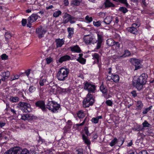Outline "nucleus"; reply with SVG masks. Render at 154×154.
Returning a JSON list of instances; mask_svg holds the SVG:
<instances>
[{
  "label": "nucleus",
  "mask_w": 154,
  "mask_h": 154,
  "mask_svg": "<svg viewBox=\"0 0 154 154\" xmlns=\"http://www.w3.org/2000/svg\"><path fill=\"white\" fill-rule=\"evenodd\" d=\"M147 78V74L144 73L142 74L139 76H134L132 83L133 86L138 90H141L143 86L146 83Z\"/></svg>",
  "instance_id": "obj_1"
},
{
  "label": "nucleus",
  "mask_w": 154,
  "mask_h": 154,
  "mask_svg": "<svg viewBox=\"0 0 154 154\" xmlns=\"http://www.w3.org/2000/svg\"><path fill=\"white\" fill-rule=\"evenodd\" d=\"M69 69L66 66L60 68L58 70L57 77L58 79L60 81H63L67 78L69 72Z\"/></svg>",
  "instance_id": "obj_2"
},
{
  "label": "nucleus",
  "mask_w": 154,
  "mask_h": 154,
  "mask_svg": "<svg viewBox=\"0 0 154 154\" xmlns=\"http://www.w3.org/2000/svg\"><path fill=\"white\" fill-rule=\"evenodd\" d=\"M95 101L94 98L93 94L88 93L83 101V106L85 108L89 107L90 106L93 105Z\"/></svg>",
  "instance_id": "obj_3"
},
{
  "label": "nucleus",
  "mask_w": 154,
  "mask_h": 154,
  "mask_svg": "<svg viewBox=\"0 0 154 154\" xmlns=\"http://www.w3.org/2000/svg\"><path fill=\"white\" fill-rule=\"evenodd\" d=\"M46 108L53 113H57L60 108V106L54 100L49 101L46 105Z\"/></svg>",
  "instance_id": "obj_4"
},
{
  "label": "nucleus",
  "mask_w": 154,
  "mask_h": 154,
  "mask_svg": "<svg viewBox=\"0 0 154 154\" xmlns=\"http://www.w3.org/2000/svg\"><path fill=\"white\" fill-rule=\"evenodd\" d=\"M83 89L87 91L88 93H94L96 90V86L94 83L86 81L83 84Z\"/></svg>",
  "instance_id": "obj_5"
},
{
  "label": "nucleus",
  "mask_w": 154,
  "mask_h": 154,
  "mask_svg": "<svg viewBox=\"0 0 154 154\" xmlns=\"http://www.w3.org/2000/svg\"><path fill=\"white\" fill-rule=\"evenodd\" d=\"M17 106L23 112H30L32 111V109L30 103L23 102H20L17 104Z\"/></svg>",
  "instance_id": "obj_6"
},
{
  "label": "nucleus",
  "mask_w": 154,
  "mask_h": 154,
  "mask_svg": "<svg viewBox=\"0 0 154 154\" xmlns=\"http://www.w3.org/2000/svg\"><path fill=\"white\" fill-rule=\"evenodd\" d=\"M10 154H30L29 151L26 148L22 149L19 146L10 148Z\"/></svg>",
  "instance_id": "obj_7"
},
{
  "label": "nucleus",
  "mask_w": 154,
  "mask_h": 154,
  "mask_svg": "<svg viewBox=\"0 0 154 154\" xmlns=\"http://www.w3.org/2000/svg\"><path fill=\"white\" fill-rule=\"evenodd\" d=\"M63 18V22L64 24H66L69 22L71 24H73L76 22L75 17L67 13L64 14Z\"/></svg>",
  "instance_id": "obj_8"
},
{
  "label": "nucleus",
  "mask_w": 154,
  "mask_h": 154,
  "mask_svg": "<svg viewBox=\"0 0 154 154\" xmlns=\"http://www.w3.org/2000/svg\"><path fill=\"white\" fill-rule=\"evenodd\" d=\"M100 90L102 92L103 96L105 99H108L112 97L110 94H107V89L106 87L103 85V83H102L100 85Z\"/></svg>",
  "instance_id": "obj_9"
},
{
  "label": "nucleus",
  "mask_w": 154,
  "mask_h": 154,
  "mask_svg": "<svg viewBox=\"0 0 154 154\" xmlns=\"http://www.w3.org/2000/svg\"><path fill=\"white\" fill-rule=\"evenodd\" d=\"M20 119L24 121H31L36 119L37 117L32 114H22L20 115Z\"/></svg>",
  "instance_id": "obj_10"
},
{
  "label": "nucleus",
  "mask_w": 154,
  "mask_h": 154,
  "mask_svg": "<svg viewBox=\"0 0 154 154\" xmlns=\"http://www.w3.org/2000/svg\"><path fill=\"white\" fill-rule=\"evenodd\" d=\"M130 61V62L134 66L135 70H137L141 68L142 65L140 60L133 58H131Z\"/></svg>",
  "instance_id": "obj_11"
},
{
  "label": "nucleus",
  "mask_w": 154,
  "mask_h": 154,
  "mask_svg": "<svg viewBox=\"0 0 154 154\" xmlns=\"http://www.w3.org/2000/svg\"><path fill=\"white\" fill-rule=\"evenodd\" d=\"M139 26V25L138 24L134 23L132 25L131 27H128L127 28V30L131 33L137 34L138 32L137 29Z\"/></svg>",
  "instance_id": "obj_12"
},
{
  "label": "nucleus",
  "mask_w": 154,
  "mask_h": 154,
  "mask_svg": "<svg viewBox=\"0 0 154 154\" xmlns=\"http://www.w3.org/2000/svg\"><path fill=\"white\" fill-rule=\"evenodd\" d=\"M36 107H38L41 109L43 112H46L47 111L46 105L45 101L43 100H39L35 103Z\"/></svg>",
  "instance_id": "obj_13"
},
{
  "label": "nucleus",
  "mask_w": 154,
  "mask_h": 154,
  "mask_svg": "<svg viewBox=\"0 0 154 154\" xmlns=\"http://www.w3.org/2000/svg\"><path fill=\"white\" fill-rule=\"evenodd\" d=\"M93 59L95 60L94 62L95 63H97L100 69L101 68L102 65L101 61V57L99 54L97 53H94L92 55Z\"/></svg>",
  "instance_id": "obj_14"
},
{
  "label": "nucleus",
  "mask_w": 154,
  "mask_h": 154,
  "mask_svg": "<svg viewBox=\"0 0 154 154\" xmlns=\"http://www.w3.org/2000/svg\"><path fill=\"white\" fill-rule=\"evenodd\" d=\"M93 39L94 38L91 35H85L84 37L83 41L86 45H90L91 44H94Z\"/></svg>",
  "instance_id": "obj_15"
},
{
  "label": "nucleus",
  "mask_w": 154,
  "mask_h": 154,
  "mask_svg": "<svg viewBox=\"0 0 154 154\" xmlns=\"http://www.w3.org/2000/svg\"><path fill=\"white\" fill-rule=\"evenodd\" d=\"M46 32V30L44 29H43L42 27L37 28L36 30V32L38 34L39 38H41L44 37Z\"/></svg>",
  "instance_id": "obj_16"
},
{
  "label": "nucleus",
  "mask_w": 154,
  "mask_h": 154,
  "mask_svg": "<svg viewBox=\"0 0 154 154\" xmlns=\"http://www.w3.org/2000/svg\"><path fill=\"white\" fill-rule=\"evenodd\" d=\"M69 49L72 52L80 53L82 52L80 48L77 45L70 46L69 47Z\"/></svg>",
  "instance_id": "obj_17"
},
{
  "label": "nucleus",
  "mask_w": 154,
  "mask_h": 154,
  "mask_svg": "<svg viewBox=\"0 0 154 154\" xmlns=\"http://www.w3.org/2000/svg\"><path fill=\"white\" fill-rule=\"evenodd\" d=\"M70 59L71 57L69 56L65 55L61 57L57 61V62L58 61L60 63H62L63 62L69 60Z\"/></svg>",
  "instance_id": "obj_18"
},
{
  "label": "nucleus",
  "mask_w": 154,
  "mask_h": 154,
  "mask_svg": "<svg viewBox=\"0 0 154 154\" xmlns=\"http://www.w3.org/2000/svg\"><path fill=\"white\" fill-rule=\"evenodd\" d=\"M103 5L105 8L115 7V5L113 3L111 2L110 0H105Z\"/></svg>",
  "instance_id": "obj_19"
},
{
  "label": "nucleus",
  "mask_w": 154,
  "mask_h": 154,
  "mask_svg": "<svg viewBox=\"0 0 154 154\" xmlns=\"http://www.w3.org/2000/svg\"><path fill=\"white\" fill-rule=\"evenodd\" d=\"M38 17H40L37 14H33L30 16L28 17L27 20L33 23L36 21Z\"/></svg>",
  "instance_id": "obj_20"
},
{
  "label": "nucleus",
  "mask_w": 154,
  "mask_h": 154,
  "mask_svg": "<svg viewBox=\"0 0 154 154\" xmlns=\"http://www.w3.org/2000/svg\"><path fill=\"white\" fill-rule=\"evenodd\" d=\"M64 40L63 38L62 39L60 38L56 39L55 40V42H56L57 48L61 47L64 44Z\"/></svg>",
  "instance_id": "obj_21"
},
{
  "label": "nucleus",
  "mask_w": 154,
  "mask_h": 154,
  "mask_svg": "<svg viewBox=\"0 0 154 154\" xmlns=\"http://www.w3.org/2000/svg\"><path fill=\"white\" fill-rule=\"evenodd\" d=\"M1 76L2 77L1 80L2 81H5V80L7 79L10 76V72L7 71L2 72Z\"/></svg>",
  "instance_id": "obj_22"
},
{
  "label": "nucleus",
  "mask_w": 154,
  "mask_h": 154,
  "mask_svg": "<svg viewBox=\"0 0 154 154\" xmlns=\"http://www.w3.org/2000/svg\"><path fill=\"white\" fill-rule=\"evenodd\" d=\"M82 139L84 143L88 146H90L91 143L90 141L88 139L87 137L85 135L83 134L82 135Z\"/></svg>",
  "instance_id": "obj_23"
},
{
  "label": "nucleus",
  "mask_w": 154,
  "mask_h": 154,
  "mask_svg": "<svg viewBox=\"0 0 154 154\" xmlns=\"http://www.w3.org/2000/svg\"><path fill=\"white\" fill-rule=\"evenodd\" d=\"M74 28L71 27H68L67 28V31L69 33L67 37L69 38H71L72 36L74 33Z\"/></svg>",
  "instance_id": "obj_24"
},
{
  "label": "nucleus",
  "mask_w": 154,
  "mask_h": 154,
  "mask_svg": "<svg viewBox=\"0 0 154 154\" xmlns=\"http://www.w3.org/2000/svg\"><path fill=\"white\" fill-rule=\"evenodd\" d=\"M112 75L111 79L112 80L113 82L116 83L119 82L120 77L118 75L112 73Z\"/></svg>",
  "instance_id": "obj_25"
},
{
  "label": "nucleus",
  "mask_w": 154,
  "mask_h": 154,
  "mask_svg": "<svg viewBox=\"0 0 154 154\" xmlns=\"http://www.w3.org/2000/svg\"><path fill=\"white\" fill-rule=\"evenodd\" d=\"M17 116L16 111L14 109L10 108V119H14Z\"/></svg>",
  "instance_id": "obj_26"
},
{
  "label": "nucleus",
  "mask_w": 154,
  "mask_h": 154,
  "mask_svg": "<svg viewBox=\"0 0 154 154\" xmlns=\"http://www.w3.org/2000/svg\"><path fill=\"white\" fill-rule=\"evenodd\" d=\"M133 130L136 131H143L144 130V128L141 125H135L134 127L133 128Z\"/></svg>",
  "instance_id": "obj_27"
},
{
  "label": "nucleus",
  "mask_w": 154,
  "mask_h": 154,
  "mask_svg": "<svg viewBox=\"0 0 154 154\" xmlns=\"http://www.w3.org/2000/svg\"><path fill=\"white\" fill-rule=\"evenodd\" d=\"M76 114L77 116L79 119L83 118L85 116L84 111L82 110L79 111Z\"/></svg>",
  "instance_id": "obj_28"
},
{
  "label": "nucleus",
  "mask_w": 154,
  "mask_h": 154,
  "mask_svg": "<svg viewBox=\"0 0 154 154\" xmlns=\"http://www.w3.org/2000/svg\"><path fill=\"white\" fill-rule=\"evenodd\" d=\"M112 58L114 61H118L121 60L123 59L122 55L119 56V55H114L112 57Z\"/></svg>",
  "instance_id": "obj_29"
},
{
  "label": "nucleus",
  "mask_w": 154,
  "mask_h": 154,
  "mask_svg": "<svg viewBox=\"0 0 154 154\" xmlns=\"http://www.w3.org/2000/svg\"><path fill=\"white\" fill-rule=\"evenodd\" d=\"M112 20V17L110 16H107L104 19L103 22L106 24H109Z\"/></svg>",
  "instance_id": "obj_30"
},
{
  "label": "nucleus",
  "mask_w": 154,
  "mask_h": 154,
  "mask_svg": "<svg viewBox=\"0 0 154 154\" xmlns=\"http://www.w3.org/2000/svg\"><path fill=\"white\" fill-rule=\"evenodd\" d=\"M82 2V0H73L72 1L71 4L74 5L79 6Z\"/></svg>",
  "instance_id": "obj_31"
},
{
  "label": "nucleus",
  "mask_w": 154,
  "mask_h": 154,
  "mask_svg": "<svg viewBox=\"0 0 154 154\" xmlns=\"http://www.w3.org/2000/svg\"><path fill=\"white\" fill-rule=\"evenodd\" d=\"M119 10L120 12H122L124 14H125L128 12V10L125 7H121L119 9Z\"/></svg>",
  "instance_id": "obj_32"
},
{
  "label": "nucleus",
  "mask_w": 154,
  "mask_h": 154,
  "mask_svg": "<svg viewBox=\"0 0 154 154\" xmlns=\"http://www.w3.org/2000/svg\"><path fill=\"white\" fill-rule=\"evenodd\" d=\"M46 79H45V78L43 79V77H42L41 78L40 80L39 81V84L40 86H43L44 85V84L45 85L47 84V83H46Z\"/></svg>",
  "instance_id": "obj_33"
},
{
  "label": "nucleus",
  "mask_w": 154,
  "mask_h": 154,
  "mask_svg": "<svg viewBox=\"0 0 154 154\" xmlns=\"http://www.w3.org/2000/svg\"><path fill=\"white\" fill-rule=\"evenodd\" d=\"M62 14L61 11L60 10H58L55 11L53 13V17H57L60 15H61Z\"/></svg>",
  "instance_id": "obj_34"
},
{
  "label": "nucleus",
  "mask_w": 154,
  "mask_h": 154,
  "mask_svg": "<svg viewBox=\"0 0 154 154\" xmlns=\"http://www.w3.org/2000/svg\"><path fill=\"white\" fill-rule=\"evenodd\" d=\"M118 142V140L116 137L114 138L110 142L109 144L110 146L112 147L115 145Z\"/></svg>",
  "instance_id": "obj_35"
},
{
  "label": "nucleus",
  "mask_w": 154,
  "mask_h": 154,
  "mask_svg": "<svg viewBox=\"0 0 154 154\" xmlns=\"http://www.w3.org/2000/svg\"><path fill=\"white\" fill-rule=\"evenodd\" d=\"M131 54L130 51L128 50H125L124 53L122 55L123 58L126 57H128L131 55Z\"/></svg>",
  "instance_id": "obj_36"
},
{
  "label": "nucleus",
  "mask_w": 154,
  "mask_h": 154,
  "mask_svg": "<svg viewBox=\"0 0 154 154\" xmlns=\"http://www.w3.org/2000/svg\"><path fill=\"white\" fill-rule=\"evenodd\" d=\"M19 100V98L17 97H10V101L13 103L18 102Z\"/></svg>",
  "instance_id": "obj_37"
},
{
  "label": "nucleus",
  "mask_w": 154,
  "mask_h": 154,
  "mask_svg": "<svg viewBox=\"0 0 154 154\" xmlns=\"http://www.w3.org/2000/svg\"><path fill=\"white\" fill-rule=\"evenodd\" d=\"M20 76L17 74H13L10 76V81L18 79L19 78Z\"/></svg>",
  "instance_id": "obj_38"
},
{
  "label": "nucleus",
  "mask_w": 154,
  "mask_h": 154,
  "mask_svg": "<svg viewBox=\"0 0 154 154\" xmlns=\"http://www.w3.org/2000/svg\"><path fill=\"white\" fill-rule=\"evenodd\" d=\"M76 60L80 63L84 64L85 63L86 60L84 58H78Z\"/></svg>",
  "instance_id": "obj_39"
},
{
  "label": "nucleus",
  "mask_w": 154,
  "mask_h": 154,
  "mask_svg": "<svg viewBox=\"0 0 154 154\" xmlns=\"http://www.w3.org/2000/svg\"><path fill=\"white\" fill-rule=\"evenodd\" d=\"M137 106L138 109H141L143 106V104L142 102L140 100L137 101Z\"/></svg>",
  "instance_id": "obj_40"
},
{
  "label": "nucleus",
  "mask_w": 154,
  "mask_h": 154,
  "mask_svg": "<svg viewBox=\"0 0 154 154\" xmlns=\"http://www.w3.org/2000/svg\"><path fill=\"white\" fill-rule=\"evenodd\" d=\"M152 107V106L151 105L149 107L145 109L142 112L143 114H146L149 111H150Z\"/></svg>",
  "instance_id": "obj_41"
},
{
  "label": "nucleus",
  "mask_w": 154,
  "mask_h": 154,
  "mask_svg": "<svg viewBox=\"0 0 154 154\" xmlns=\"http://www.w3.org/2000/svg\"><path fill=\"white\" fill-rule=\"evenodd\" d=\"M143 126L144 128V127H150L151 126V125L149 123L146 121L145 120L142 123Z\"/></svg>",
  "instance_id": "obj_42"
},
{
  "label": "nucleus",
  "mask_w": 154,
  "mask_h": 154,
  "mask_svg": "<svg viewBox=\"0 0 154 154\" xmlns=\"http://www.w3.org/2000/svg\"><path fill=\"white\" fill-rule=\"evenodd\" d=\"M97 42H102L103 41V36L102 35L99 34H97Z\"/></svg>",
  "instance_id": "obj_43"
},
{
  "label": "nucleus",
  "mask_w": 154,
  "mask_h": 154,
  "mask_svg": "<svg viewBox=\"0 0 154 154\" xmlns=\"http://www.w3.org/2000/svg\"><path fill=\"white\" fill-rule=\"evenodd\" d=\"M36 88L34 86H30L29 88V92L31 93L33 92L36 90Z\"/></svg>",
  "instance_id": "obj_44"
},
{
  "label": "nucleus",
  "mask_w": 154,
  "mask_h": 154,
  "mask_svg": "<svg viewBox=\"0 0 154 154\" xmlns=\"http://www.w3.org/2000/svg\"><path fill=\"white\" fill-rule=\"evenodd\" d=\"M46 63L47 64H49L50 63H51V62H53V59L52 58L49 57L48 58H47L46 59Z\"/></svg>",
  "instance_id": "obj_45"
},
{
  "label": "nucleus",
  "mask_w": 154,
  "mask_h": 154,
  "mask_svg": "<svg viewBox=\"0 0 154 154\" xmlns=\"http://www.w3.org/2000/svg\"><path fill=\"white\" fill-rule=\"evenodd\" d=\"M45 142V140L43 139L41 136H39L38 139V142L40 144H42L43 143Z\"/></svg>",
  "instance_id": "obj_46"
},
{
  "label": "nucleus",
  "mask_w": 154,
  "mask_h": 154,
  "mask_svg": "<svg viewBox=\"0 0 154 154\" xmlns=\"http://www.w3.org/2000/svg\"><path fill=\"white\" fill-rule=\"evenodd\" d=\"M85 20L88 22L90 23L92 21L93 18L91 17H90L88 15H87L85 17Z\"/></svg>",
  "instance_id": "obj_47"
},
{
  "label": "nucleus",
  "mask_w": 154,
  "mask_h": 154,
  "mask_svg": "<svg viewBox=\"0 0 154 154\" xmlns=\"http://www.w3.org/2000/svg\"><path fill=\"white\" fill-rule=\"evenodd\" d=\"M1 58L3 60H7L8 58V56L5 54H3L1 55Z\"/></svg>",
  "instance_id": "obj_48"
},
{
  "label": "nucleus",
  "mask_w": 154,
  "mask_h": 154,
  "mask_svg": "<svg viewBox=\"0 0 154 154\" xmlns=\"http://www.w3.org/2000/svg\"><path fill=\"white\" fill-rule=\"evenodd\" d=\"M106 104L109 106H112L113 104L112 102L110 100H107L105 102Z\"/></svg>",
  "instance_id": "obj_49"
},
{
  "label": "nucleus",
  "mask_w": 154,
  "mask_h": 154,
  "mask_svg": "<svg viewBox=\"0 0 154 154\" xmlns=\"http://www.w3.org/2000/svg\"><path fill=\"white\" fill-rule=\"evenodd\" d=\"M84 131L85 134L87 136H90V134H89V132L88 131V127L85 126L84 127Z\"/></svg>",
  "instance_id": "obj_50"
},
{
  "label": "nucleus",
  "mask_w": 154,
  "mask_h": 154,
  "mask_svg": "<svg viewBox=\"0 0 154 154\" xmlns=\"http://www.w3.org/2000/svg\"><path fill=\"white\" fill-rule=\"evenodd\" d=\"M93 23L94 25L97 27L100 26L101 25L100 21H99L96 22L93 21Z\"/></svg>",
  "instance_id": "obj_51"
},
{
  "label": "nucleus",
  "mask_w": 154,
  "mask_h": 154,
  "mask_svg": "<svg viewBox=\"0 0 154 154\" xmlns=\"http://www.w3.org/2000/svg\"><path fill=\"white\" fill-rule=\"evenodd\" d=\"M92 122L94 124H97L98 122L99 121L97 119V118L96 117H94L92 118L91 119Z\"/></svg>",
  "instance_id": "obj_52"
},
{
  "label": "nucleus",
  "mask_w": 154,
  "mask_h": 154,
  "mask_svg": "<svg viewBox=\"0 0 154 154\" xmlns=\"http://www.w3.org/2000/svg\"><path fill=\"white\" fill-rule=\"evenodd\" d=\"M27 23V20L26 19H23L21 21V24L22 26H25Z\"/></svg>",
  "instance_id": "obj_53"
},
{
  "label": "nucleus",
  "mask_w": 154,
  "mask_h": 154,
  "mask_svg": "<svg viewBox=\"0 0 154 154\" xmlns=\"http://www.w3.org/2000/svg\"><path fill=\"white\" fill-rule=\"evenodd\" d=\"M131 94H132V96L134 97H135L137 96V93L136 91L133 90L131 92Z\"/></svg>",
  "instance_id": "obj_54"
},
{
  "label": "nucleus",
  "mask_w": 154,
  "mask_h": 154,
  "mask_svg": "<svg viewBox=\"0 0 154 154\" xmlns=\"http://www.w3.org/2000/svg\"><path fill=\"white\" fill-rule=\"evenodd\" d=\"M102 43L97 42L95 49H99L101 48Z\"/></svg>",
  "instance_id": "obj_55"
},
{
  "label": "nucleus",
  "mask_w": 154,
  "mask_h": 154,
  "mask_svg": "<svg viewBox=\"0 0 154 154\" xmlns=\"http://www.w3.org/2000/svg\"><path fill=\"white\" fill-rule=\"evenodd\" d=\"M128 154H137V152L135 150H134L129 151Z\"/></svg>",
  "instance_id": "obj_56"
},
{
  "label": "nucleus",
  "mask_w": 154,
  "mask_h": 154,
  "mask_svg": "<svg viewBox=\"0 0 154 154\" xmlns=\"http://www.w3.org/2000/svg\"><path fill=\"white\" fill-rule=\"evenodd\" d=\"M31 69H28L27 70L25 71L24 73L26 74V76H28L30 74Z\"/></svg>",
  "instance_id": "obj_57"
},
{
  "label": "nucleus",
  "mask_w": 154,
  "mask_h": 154,
  "mask_svg": "<svg viewBox=\"0 0 154 154\" xmlns=\"http://www.w3.org/2000/svg\"><path fill=\"white\" fill-rule=\"evenodd\" d=\"M147 152L146 150H143L139 152L137 154H147Z\"/></svg>",
  "instance_id": "obj_58"
},
{
  "label": "nucleus",
  "mask_w": 154,
  "mask_h": 154,
  "mask_svg": "<svg viewBox=\"0 0 154 154\" xmlns=\"http://www.w3.org/2000/svg\"><path fill=\"white\" fill-rule=\"evenodd\" d=\"M92 139L93 140H96L98 137V135L97 133L93 134Z\"/></svg>",
  "instance_id": "obj_59"
},
{
  "label": "nucleus",
  "mask_w": 154,
  "mask_h": 154,
  "mask_svg": "<svg viewBox=\"0 0 154 154\" xmlns=\"http://www.w3.org/2000/svg\"><path fill=\"white\" fill-rule=\"evenodd\" d=\"M76 151L77 152V154H83V150L82 149H79L77 150Z\"/></svg>",
  "instance_id": "obj_60"
},
{
  "label": "nucleus",
  "mask_w": 154,
  "mask_h": 154,
  "mask_svg": "<svg viewBox=\"0 0 154 154\" xmlns=\"http://www.w3.org/2000/svg\"><path fill=\"white\" fill-rule=\"evenodd\" d=\"M28 23L27 24V26L29 28L31 27L32 23V22H31L27 20Z\"/></svg>",
  "instance_id": "obj_61"
},
{
  "label": "nucleus",
  "mask_w": 154,
  "mask_h": 154,
  "mask_svg": "<svg viewBox=\"0 0 154 154\" xmlns=\"http://www.w3.org/2000/svg\"><path fill=\"white\" fill-rule=\"evenodd\" d=\"M67 91V89H66L62 88L60 90V92L62 93L66 94Z\"/></svg>",
  "instance_id": "obj_62"
},
{
  "label": "nucleus",
  "mask_w": 154,
  "mask_h": 154,
  "mask_svg": "<svg viewBox=\"0 0 154 154\" xmlns=\"http://www.w3.org/2000/svg\"><path fill=\"white\" fill-rule=\"evenodd\" d=\"M54 8L53 6L52 5H51L48 6H47L46 7V9L47 10H48L50 9H51Z\"/></svg>",
  "instance_id": "obj_63"
},
{
  "label": "nucleus",
  "mask_w": 154,
  "mask_h": 154,
  "mask_svg": "<svg viewBox=\"0 0 154 154\" xmlns=\"http://www.w3.org/2000/svg\"><path fill=\"white\" fill-rule=\"evenodd\" d=\"M113 45H116L117 47H120V44L118 42H113Z\"/></svg>",
  "instance_id": "obj_64"
}]
</instances>
